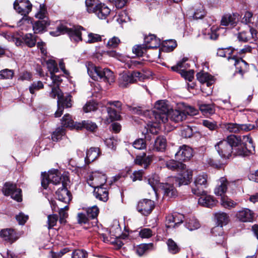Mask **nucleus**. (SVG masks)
Returning <instances> with one entry per match:
<instances>
[{
  "instance_id": "1",
  "label": "nucleus",
  "mask_w": 258,
  "mask_h": 258,
  "mask_svg": "<svg viewBox=\"0 0 258 258\" xmlns=\"http://www.w3.org/2000/svg\"><path fill=\"white\" fill-rule=\"evenodd\" d=\"M227 67L229 77L232 78L237 75H239L241 78L248 71L249 65L241 57L237 56L238 49L231 47H227Z\"/></svg>"
},
{
  "instance_id": "2",
  "label": "nucleus",
  "mask_w": 258,
  "mask_h": 258,
  "mask_svg": "<svg viewBox=\"0 0 258 258\" xmlns=\"http://www.w3.org/2000/svg\"><path fill=\"white\" fill-rule=\"evenodd\" d=\"M132 113L137 114H143L144 116L152 115L156 122L158 123H165L168 120V114L169 112V106L165 100H159L156 102L154 110H143L140 106L132 107L127 105Z\"/></svg>"
},
{
  "instance_id": "3",
  "label": "nucleus",
  "mask_w": 258,
  "mask_h": 258,
  "mask_svg": "<svg viewBox=\"0 0 258 258\" xmlns=\"http://www.w3.org/2000/svg\"><path fill=\"white\" fill-rule=\"evenodd\" d=\"M88 74L93 80L110 84L114 81L113 73L107 68L96 67L92 63L87 65Z\"/></svg>"
},
{
  "instance_id": "4",
  "label": "nucleus",
  "mask_w": 258,
  "mask_h": 258,
  "mask_svg": "<svg viewBox=\"0 0 258 258\" xmlns=\"http://www.w3.org/2000/svg\"><path fill=\"white\" fill-rule=\"evenodd\" d=\"M84 30L83 27L81 26H77L69 28L67 24L60 23L57 26L55 30L50 32V34L53 36H58L67 34L71 40L78 42L82 40L81 30Z\"/></svg>"
},
{
  "instance_id": "5",
  "label": "nucleus",
  "mask_w": 258,
  "mask_h": 258,
  "mask_svg": "<svg viewBox=\"0 0 258 258\" xmlns=\"http://www.w3.org/2000/svg\"><path fill=\"white\" fill-rule=\"evenodd\" d=\"M227 158L230 157L247 155L246 151L243 148L239 136L231 135L227 137Z\"/></svg>"
},
{
  "instance_id": "6",
  "label": "nucleus",
  "mask_w": 258,
  "mask_h": 258,
  "mask_svg": "<svg viewBox=\"0 0 258 258\" xmlns=\"http://www.w3.org/2000/svg\"><path fill=\"white\" fill-rule=\"evenodd\" d=\"M41 185L46 189L49 183L53 184H57L62 181L67 182L68 180L67 176H61L60 173L57 169H53L49 171L48 173L46 172L41 173Z\"/></svg>"
},
{
  "instance_id": "7",
  "label": "nucleus",
  "mask_w": 258,
  "mask_h": 258,
  "mask_svg": "<svg viewBox=\"0 0 258 258\" xmlns=\"http://www.w3.org/2000/svg\"><path fill=\"white\" fill-rule=\"evenodd\" d=\"M144 77V75L139 72H124L119 75V85L120 87L126 88L129 84L143 79Z\"/></svg>"
},
{
  "instance_id": "8",
  "label": "nucleus",
  "mask_w": 258,
  "mask_h": 258,
  "mask_svg": "<svg viewBox=\"0 0 258 258\" xmlns=\"http://www.w3.org/2000/svg\"><path fill=\"white\" fill-rule=\"evenodd\" d=\"M208 186V175L205 173L196 176L194 185L191 188L192 192L198 196L205 194L204 188Z\"/></svg>"
},
{
  "instance_id": "9",
  "label": "nucleus",
  "mask_w": 258,
  "mask_h": 258,
  "mask_svg": "<svg viewBox=\"0 0 258 258\" xmlns=\"http://www.w3.org/2000/svg\"><path fill=\"white\" fill-rule=\"evenodd\" d=\"M2 192L5 196H10L12 199L18 202L22 200V190L17 187L16 184L10 182H6L3 187Z\"/></svg>"
},
{
  "instance_id": "10",
  "label": "nucleus",
  "mask_w": 258,
  "mask_h": 258,
  "mask_svg": "<svg viewBox=\"0 0 258 258\" xmlns=\"http://www.w3.org/2000/svg\"><path fill=\"white\" fill-rule=\"evenodd\" d=\"M107 180L106 174L99 171L92 172L87 179L88 184L94 188L103 186Z\"/></svg>"
},
{
  "instance_id": "11",
  "label": "nucleus",
  "mask_w": 258,
  "mask_h": 258,
  "mask_svg": "<svg viewBox=\"0 0 258 258\" xmlns=\"http://www.w3.org/2000/svg\"><path fill=\"white\" fill-rule=\"evenodd\" d=\"M180 172L178 177H171L169 180L176 186H180L181 185L188 184L192 178V171L190 169H186L185 166V168L181 170Z\"/></svg>"
},
{
  "instance_id": "12",
  "label": "nucleus",
  "mask_w": 258,
  "mask_h": 258,
  "mask_svg": "<svg viewBox=\"0 0 258 258\" xmlns=\"http://www.w3.org/2000/svg\"><path fill=\"white\" fill-rule=\"evenodd\" d=\"M197 80L203 84L201 89L206 90L205 87L209 88L207 92L206 93L208 95L212 93V85L215 82L214 77L208 73L201 72L197 74Z\"/></svg>"
},
{
  "instance_id": "13",
  "label": "nucleus",
  "mask_w": 258,
  "mask_h": 258,
  "mask_svg": "<svg viewBox=\"0 0 258 258\" xmlns=\"http://www.w3.org/2000/svg\"><path fill=\"white\" fill-rule=\"evenodd\" d=\"M154 207V201L145 199L138 202L137 205V210L142 215L147 216L151 214Z\"/></svg>"
},
{
  "instance_id": "14",
  "label": "nucleus",
  "mask_w": 258,
  "mask_h": 258,
  "mask_svg": "<svg viewBox=\"0 0 258 258\" xmlns=\"http://www.w3.org/2000/svg\"><path fill=\"white\" fill-rule=\"evenodd\" d=\"M32 5L28 0H16L14 8L21 15L26 16L31 11Z\"/></svg>"
},
{
  "instance_id": "15",
  "label": "nucleus",
  "mask_w": 258,
  "mask_h": 258,
  "mask_svg": "<svg viewBox=\"0 0 258 258\" xmlns=\"http://www.w3.org/2000/svg\"><path fill=\"white\" fill-rule=\"evenodd\" d=\"M214 194L219 197L221 200V204L225 206L226 204V177H222L217 181V185L214 189Z\"/></svg>"
},
{
  "instance_id": "16",
  "label": "nucleus",
  "mask_w": 258,
  "mask_h": 258,
  "mask_svg": "<svg viewBox=\"0 0 258 258\" xmlns=\"http://www.w3.org/2000/svg\"><path fill=\"white\" fill-rule=\"evenodd\" d=\"M66 182L62 181V187L58 188L56 191V196L59 204L60 203H63L65 204H69L72 199L71 193L66 187Z\"/></svg>"
},
{
  "instance_id": "17",
  "label": "nucleus",
  "mask_w": 258,
  "mask_h": 258,
  "mask_svg": "<svg viewBox=\"0 0 258 258\" xmlns=\"http://www.w3.org/2000/svg\"><path fill=\"white\" fill-rule=\"evenodd\" d=\"M50 96L52 98H55L57 97V110L55 112L54 115L55 117H60L63 112V107L60 106V103L63 101V96L61 91L58 87H53L50 93Z\"/></svg>"
},
{
  "instance_id": "18",
  "label": "nucleus",
  "mask_w": 258,
  "mask_h": 258,
  "mask_svg": "<svg viewBox=\"0 0 258 258\" xmlns=\"http://www.w3.org/2000/svg\"><path fill=\"white\" fill-rule=\"evenodd\" d=\"M176 160L181 161L189 160L192 156V149L186 145L180 146L178 151L175 155Z\"/></svg>"
},
{
  "instance_id": "19",
  "label": "nucleus",
  "mask_w": 258,
  "mask_h": 258,
  "mask_svg": "<svg viewBox=\"0 0 258 258\" xmlns=\"http://www.w3.org/2000/svg\"><path fill=\"white\" fill-rule=\"evenodd\" d=\"M254 128V125L251 124H237L235 123H227V131L237 133L240 131L248 132Z\"/></svg>"
},
{
  "instance_id": "20",
  "label": "nucleus",
  "mask_w": 258,
  "mask_h": 258,
  "mask_svg": "<svg viewBox=\"0 0 258 258\" xmlns=\"http://www.w3.org/2000/svg\"><path fill=\"white\" fill-rule=\"evenodd\" d=\"M212 233L214 237V240L216 243L224 247L225 233L223 227L221 226H216L212 229Z\"/></svg>"
},
{
  "instance_id": "21",
  "label": "nucleus",
  "mask_w": 258,
  "mask_h": 258,
  "mask_svg": "<svg viewBox=\"0 0 258 258\" xmlns=\"http://www.w3.org/2000/svg\"><path fill=\"white\" fill-rule=\"evenodd\" d=\"M51 205L52 210L56 211V209H59V222L61 224L66 222V219L68 216L67 211L69 209L68 204H66L63 207H61L59 203L57 204L55 201H51Z\"/></svg>"
},
{
  "instance_id": "22",
  "label": "nucleus",
  "mask_w": 258,
  "mask_h": 258,
  "mask_svg": "<svg viewBox=\"0 0 258 258\" xmlns=\"http://www.w3.org/2000/svg\"><path fill=\"white\" fill-rule=\"evenodd\" d=\"M257 31L250 28L249 31H243L237 34V39L239 41L246 42L250 40L251 38L255 39L257 38Z\"/></svg>"
},
{
  "instance_id": "23",
  "label": "nucleus",
  "mask_w": 258,
  "mask_h": 258,
  "mask_svg": "<svg viewBox=\"0 0 258 258\" xmlns=\"http://www.w3.org/2000/svg\"><path fill=\"white\" fill-rule=\"evenodd\" d=\"M237 218L243 222H250L253 221L254 213L249 209L243 208L236 214Z\"/></svg>"
},
{
  "instance_id": "24",
  "label": "nucleus",
  "mask_w": 258,
  "mask_h": 258,
  "mask_svg": "<svg viewBox=\"0 0 258 258\" xmlns=\"http://www.w3.org/2000/svg\"><path fill=\"white\" fill-rule=\"evenodd\" d=\"M200 196L201 197L199 199L198 201V203L200 205L210 208L216 205L217 201L213 196L205 195V194Z\"/></svg>"
},
{
  "instance_id": "25",
  "label": "nucleus",
  "mask_w": 258,
  "mask_h": 258,
  "mask_svg": "<svg viewBox=\"0 0 258 258\" xmlns=\"http://www.w3.org/2000/svg\"><path fill=\"white\" fill-rule=\"evenodd\" d=\"M175 122L183 121L186 119L185 112L179 110H170L168 114V118Z\"/></svg>"
},
{
  "instance_id": "26",
  "label": "nucleus",
  "mask_w": 258,
  "mask_h": 258,
  "mask_svg": "<svg viewBox=\"0 0 258 258\" xmlns=\"http://www.w3.org/2000/svg\"><path fill=\"white\" fill-rule=\"evenodd\" d=\"M152 161V156H147L146 154L144 153L141 155L137 156L135 163L139 165H143L144 168L146 169L151 164Z\"/></svg>"
},
{
  "instance_id": "27",
  "label": "nucleus",
  "mask_w": 258,
  "mask_h": 258,
  "mask_svg": "<svg viewBox=\"0 0 258 258\" xmlns=\"http://www.w3.org/2000/svg\"><path fill=\"white\" fill-rule=\"evenodd\" d=\"M100 150L98 148L91 147L87 151L86 157L85 159V163L89 164L96 160L99 156Z\"/></svg>"
},
{
  "instance_id": "28",
  "label": "nucleus",
  "mask_w": 258,
  "mask_h": 258,
  "mask_svg": "<svg viewBox=\"0 0 258 258\" xmlns=\"http://www.w3.org/2000/svg\"><path fill=\"white\" fill-rule=\"evenodd\" d=\"M0 236L4 240L11 243L14 242L18 238L16 232L12 229L2 230L0 232Z\"/></svg>"
},
{
  "instance_id": "29",
  "label": "nucleus",
  "mask_w": 258,
  "mask_h": 258,
  "mask_svg": "<svg viewBox=\"0 0 258 258\" xmlns=\"http://www.w3.org/2000/svg\"><path fill=\"white\" fill-rule=\"evenodd\" d=\"M94 195L101 201L106 202L108 200V192L102 186L94 188Z\"/></svg>"
},
{
  "instance_id": "30",
  "label": "nucleus",
  "mask_w": 258,
  "mask_h": 258,
  "mask_svg": "<svg viewBox=\"0 0 258 258\" xmlns=\"http://www.w3.org/2000/svg\"><path fill=\"white\" fill-rule=\"evenodd\" d=\"M166 166L171 170L180 171L185 168V165L179 160H170L166 162Z\"/></svg>"
},
{
  "instance_id": "31",
  "label": "nucleus",
  "mask_w": 258,
  "mask_h": 258,
  "mask_svg": "<svg viewBox=\"0 0 258 258\" xmlns=\"http://www.w3.org/2000/svg\"><path fill=\"white\" fill-rule=\"evenodd\" d=\"M153 248L154 245L152 243H143L137 245L135 247V251L139 256H141Z\"/></svg>"
},
{
  "instance_id": "32",
  "label": "nucleus",
  "mask_w": 258,
  "mask_h": 258,
  "mask_svg": "<svg viewBox=\"0 0 258 258\" xmlns=\"http://www.w3.org/2000/svg\"><path fill=\"white\" fill-rule=\"evenodd\" d=\"M101 4L98 0H86V11L89 13L95 14Z\"/></svg>"
},
{
  "instance_id": "33",
  "label": "nucleus",
  "mask_w": 258,
  "mask_h": 258,
  "mask_svg": "<svg viewBox=\"0 0 258 258\" xmlns=\"http://www.w3.org/2000/svg\"><path fill=\"white\" fill-rule=\"evenodd\" d=\"M167 145L166 139L162 136L158 137L154 141V149L157 151L163 152Z\"/></svg>"
},
{
  "instance_id": "34",
  "label": "nucleus",
  "mask_w": 258,
  "mask_h": 258,
  "mask_svg": "<svg viewBox=\"0 0 258 258\" xmlns=\"http://www.w3.org/2000/svg\"><path fill=\"white\" fill-rule=\"evenodd\" d=\"M163 188L164 191V196L169 198H173L176 197L177 195V190L173 186V184L165 183L163 186Z\"/></svg>"
},
{
  "instance_id": "35",
  "label": "nucleus",
  "mask_w": 258,
  "mask_h": 258,
  "mask_svg": "<svg viewBox=\"0 0 258 258\" xmlns=\"http://www.w3.org/2000/svg\"><path fill=\"white\" fill-rule=\"evenodd\" d=\"M110 13V10L109 8L101 3L95 14L100 19H105Z\"/></svg>"
},
{
  "instance_id": "36",
  "label": "nucleus",
  "mask_w": 258,
  "mask_h": 258,
  "mask_svg": "<svg viewBox=\"0 0 258 258\" xmlns=\"http://www.w3.org/2000/svg\"><path fill=\"white\" fill-rule=\"evenodd\" d=\"M49 25V23L45 20H38L33 24V29L35 33H41L45 30L46 26Z\"/></svg>"
},
{
  "instance_id": "37",
  "label": "nucleus",
  "mask_w": 258,
  "mask_h": 258,
  "mask_svg": "<svg viewBox=\"0 0 258 258\" xmlns=\"http://www.w3.org/2000/svg\"><path fill=\"white\" fill-rule=\"evenodd\" d=\"M187 60L188 59L187 58H183L182 60L179 61L176 65L172 66L171 69L173 71L177 73L186 70V69L190 67V65L186 62Z\"/></svg>"
},
{
  "instance_id": "38",
  "label": "nucleus",
  "mask_w": 258,
  "mask_h": 258,
  "mask_svg": "<svg viewBox=\"0 0 258 258\" xmlns=\"http://www.w3.org/2000/svg\"><path fill=\"white\" fill-rule=\"evenodd\" d=\"M185 227L190 231L198 229L200 224L198 220L194 217H190L186 220Z\"/></svg>"
},
{
  "instance_id": "39",
  "label": "nucleus",
  "mask_w": 258,
  "mask_h": 258,
  "mask_svg": "<svg viewBox=\"0 0 258 258\" xmlns=\"http://www.w3.org/2000/svg\"><path fill=\"white\" fill-rule=\"evenodd\" d=\"M168 251L172 254H176L180 251V247L172 239H168L166 242Z\"/></svg>"
},
{
  "instance_id": "40",
  "label": "nucleus",
  "mask_w": 258,
  "mask_h": 258,
  "mask_svg": "<svg viewBox=\"0 0 258 258\" xmlns=\"http://www.w3.org/2000/svg\"><path fill=\"white\" fill-rule=\"evenodd\" d=\"M239 15L237 14H233L229 15L227 18V29L231 28L236 25L239 21Z\"/></svg>"
},
{
  "instance_id": "41",
  "label": "nucleus",
  "mask_w": 258,
  "mask_h": 258,
  "mask_svg": "<svg viewBox=\"0 0 258 258\" xmlns=\"http://www.w3.org/2000/svg\"><path fill=\"white\" fill-rule=\"evenodd\" d=\"M148 47L147 45L143 44L136 45L133 48V52L138 56H143L146 52Z\"/></svg>"
},
{
  "instance_id": "42",
  "label": "nucleus",
  "mask_w": 258,
  "mask_h": 258,
  "mask_svg": "<svg viewBox=\"0 0 258 258\" xmlns=\"http://www.w3.org/2000/svg\"><path fill=\"white\" fill-rule=\"evenodd\" d=\"M215 148L217 151L219 155L223 159V160L225 159V149L226 143L224 140L220 141L216 145Z\"/></svg>"
},
{
  "instance_id": "43",
  "label": "nucleus",
  "mask_w": 258,
  "mask_h": 258,
  "mask_svg": "<svg viewBox=\"0 0 258 258\" xmlns=\"http://www.w3.org/2000/svg\"><path fill=\"white\" fill-rule=\"evenodd\" d=\"M65 135V130L63 127H57L51 135V139L53 141L57 142L61 139L62 137Z\"/></svg>"
},
{
  "instance_id": "44",
  "label": "nucleus",
  "mask_w": 258,
  "mask_h": 258,
  "mask_svg": "<svg viewBox=\"0 0 258 258\" xmlns=\"http://www.w3.org/2000/svg\"><path fill=\"white\" fill-rule=\"evenodd\" d=\"M14 75L13 70L5 69L0 71L1 79H12Z\"/></svg>"
},
{
  "instance_id": "45",
  "label": "nucleus",
  "mask_w": 258,
  "mask_h": 258,
  "mask_svg": "<svg viewBox=\"0 0 258 258\" xmlns=\"http://www.w3.org/2000/svg\"><path fill=\"white\" fill-rule=\"evenodd\" d=\"M102 37L101 35L93 33H89L88 34V39L84 41L88 43H93L101 41Z\"/></svg>"
},
{
  "instance_id": "46",
  "label": "nucleus",
  "mask_w": 258,
  "mask_h": 258,
  "mask_svg": "<svg viewBox=\"0 0 258 258\" xmlns=\"http://www.w3.org/2000/svg\"><path fill=\"white\" fill-rule=\"evenodd\" d=\"M73 120L69 114H65L61 119L62 127L72 128L73 127Z\"/></svg>"
},
{
  "instance_id": "47",
  "label": "nucleus",
  "mask_w": 258,
  "mask_h": 258,
  "mask_svg": "<svg viewBox=\"0 0 258 258\" xmlns=\"http://www.w3.org/2000/svg\"><path fill=\"white\" fill-rule=\"evenodd\" d=\"M215 216L217 220L216 226H221L223 227V226L226 225V213L218 212L215 214Z\"/></svg>"
},
{
  "instance_id": "48",
  "label": "nucleus",
  "mask_w": 258,
  "mask_h": 258,
  "mask_svg": "<svg viewBox=\"0 0 258 258\" xmlns=\"http://www.w3.org/2000/svg\"><path fill=\"white\" fill-rule=\"evenodd\" d=\"M23 39L25 44L29 47H32L35 46L36 44V38L32 34L29 33L26 34Z\"/></svg>"
},
{
  "instance_id": "49",
  "label": "nucleus",
  "mask_w": 258,
  "mask_h": 258,
  "mask_svg": "<svg viewBox=\"0 0 258 258\" xmlns=\"http://www.w3.org/2000/svg\"><path fill=\"white\" fill-rule=\"evenodd\" d=\"M47 69L50 72V74H54L58 72V68L57 67V63L56 61L52 59H48L46 62Z\"/></svg>"
},
{
  "instance_id": "50",
  "label": "nucleus",
  "mask_w": 258,
  "mask_h": 258,
  "mask_svg": "<svg viewBox=\"0 0 258 258\" xmlns=\"http://www.w3.org/2000/svg\"><path fill=\"white\" fill-rule=\"evenodd\" d=\"M205 14L204 7L200 4L197 6L193 17L196 19H202L204 16Z\"/></svg>"
},
{
  "instance_id": "51",
  "label": "nucleus",
  "mask_w": 258,
  "mask_h": 258,
  "mask_svg": "<svg viewBox=\"0 0 258 258\" xmlns=\"http://www.w3.org/2000/svg\"><path fill=\"white\" fill-rule=\"evenodd\" d=\"M107 111L108 116L110 119V121H112L113 120H117L120 119V115L119 114V112H117L115 109L111 107H107Z\"/></svg>"
},
{
  "instance_id": "52",
  "label": "nucleus",
  "mask_w": 258,
  "mask_h": 258,
  "mask_svg": "<svg viewBox=\"0 0 258 258\" xmlns=\"http://www.w3.org/2000/svg\"><path fill=\"white\" fill-rule=\"evenodd\" d=\"M44 85L41 81L34 82L29 87L30 93L33 94L37 91L43 88Z\"/></svg>"
},
{
  "instance_id": "53",
  "label": "nucleus",
  "mask_w": 258,
  "mask_h": 258,
  "mask_svg": "<svg viewBox=\"0 0 258 258\" xmlns=\"http://www.w3.org/2000/svg\"><path fill=\"white\" fill-rule=\"evenodd\" d=\"M180 135L184 138H190L193 135L192 129L188 125L184 126L181 129Z\"/></svg>"
},
{
  "instance_id": "54",
  "label": "nucleus",
  "mask_w": 258,
  "mask_h": 258,
  "mask_svg": "<svg viewBox=\"0 0 258 258\" xmlns=\"http://www.w3.org/2000/svg\"><path fill=\"white\" fill-rule=\"evenodd\" d=\"M199 108L204 114L206 115L211 114L214 112L213 106L211 104H201Z\"/></svg>"
},
{
  "instance_id": "55",
  "label": "nucleus",
  "mask_w": 258,
  "mask_h": 258,
  "mask_svg": "<svg viewBox=\"0 0 258 258\" xmlns=\"http://www.w3.org/2000/svg\"><path fill=\"white\" fill-rule=\"evenodd\" d=\"M99 211L98 208L96 206H94L88 209L87 215L89 218L95 219L97 217Z\"/></svg>"
},
{
  "instance_id": "56",
  "label": "nucleus",
  "mask_w": 258,
  "mask_h": 258,
  "mask_svg": "<svg viewBox=\"0 0 258 258\" xmlns=\"http://www.w3.org/2000/svg\"><path fill=\"white\" fill-rule=\"evenodd\" d=\"M88 253L83 249H76L72 254V258H87Z\"/></svg>"
},
{
  "instance_id": "57",
  "label": "nucleus",
  "mask_w": 258,
  "mask_h": 258,
  "mask_svg": "<svg viewBox=\"0 0 258 258\" xmlns=\"http://www.w3.org/2000/svg\"><path fill=\"white\" fill-rule=\"evenodd\" d=\"M120 43V39L118 37L114 36L108 41L107 47L108 48H115Z\"/></svg>"
},
{
  "instance_id": "58",
  "label": "nucleus",
  "mask_w": 258,
  "mask_h": 258,
  "mask_svg": "<svg viewBox=\"0 0 258 258\" xmlns=\"http://www.w3.org/2000/svg\"><path fill=\"white\" fill-rule=\"evenodd\" d=\"M147 182L148 184H149L154 190H155L156 185L159 182V177L157 175H152L148 178Z\"/></svg>"
},
{
  "instance_id": "59",
  "label": "nucleus",
  "mask_w": 258,
  "mask_h": 258,
  "mask_svg": "<svg viewBox=\"0 0 258 258\" xmlns=\"http://www.w3.org/2000/svg\"><path fill=\"white\" fill-rule=\"evenodd\" d=\"M48 229H51L54 226L58 220L57 215L56 214L49 215L47 217Z\"/></svg>"
},
{
  "instance_id": "60",
  "label": "nucleus",
  "mask_w": 258,
  "mask_h": 258,
  "mask_svg": "<svg viewBox=\"0 0 258 258\" xmlns=\"http://www.w3.org/2000/svg\"><path fill=\"white\" fill-rule=\"evenodd\" d=\"M153 235V231L150 228H144L139 232V236L142 238H149Z\"/></svg>"
},
{
  "instance_id": "61",
  "label": "nucleus",
  "mask_w": 258,
  "mask_h": 258,
  "mask_svg": "<svg viewBox=\"0 0 258 258\" xmlns=\"http://www.w3.org/2000/svg\"><path fill=\"white\" fill-rule=\"evenodd\" d=\"M133 146L137 149L142 150L146 148V144L143 139H139L133 142Z\"/></svg>"
},
{
  "instance_id": "62",
  "label": "nucleus",
  "mask_w": 258,
  "mask_h": 258,
  "mask_svg": "<svg viewBox=\"0 0 258 258\" xmlns=\"http://www.w3.org/2000/svg\"><path fill=\"white\" fill-rule=\"evenodd\" d=\"M164 46L167 51H172L177 46L176 41L172 39L166 40L164 42Z\"/></svg>"
},
{
  "instance_id": "63",
  "label": "nucleus",
  "mask_w": 258,
  "mask_h": 258,
  "mask_svg": "<svg viewBox=\"0 0 258 258\" xmlns=\"http://www.w3.org/2000/svg\"><path fill=\"white\" fill-rule=\"evenodd\" d=\"M179 73L180 74L181 76L183 77L185 80H187L190 82H191L194 78V71L192 70L181 71Z\"/></svg>"
},
{
  "instance_id": "64",
  "label": "nucleus",
  "mask_w": 258,
  "mask_h": 258,
  "mask_svg": "<svg viewBox=\"0 0 258 258\" xmlns=\"http://www.w3.org/2000/svg\"><path fill=\"white\" fill-rule=\"evenodd\" d=\"M116 21L119 24L127 22L130 21V17L125 11L121 12L118 16Z\"/></svg>"
}]
</instances>
